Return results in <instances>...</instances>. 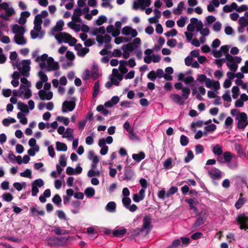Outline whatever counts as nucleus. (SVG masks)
I'll return each instance as SVG.
<instances>
[{
	"instance_id": "nucleus-42",
	"label": "nucleus",
	"mask_w": 248,
	"mask_h": 248,
	"mask_svg": "<svg viewBox=\"0 0 248 248\" xmlns=\"http://www.w3.org/2000/svg\"><path fill=\"white\" fill-rule=\"evenodd\" d=\"M194 22H197V18L193 17L190 19V23L187 26V30L190 32H193L195 29Z\"/></svg>"
},
{
	"instance_id": "nucleus-32",
	"label": "nucleus",
	"mask_w": 248,
	"mask_h": 248,
	"mask_svg": "<svg viewBox=\"0 0 248 248\" xmlns=\"http://www.w3.org/2000/svg\"><path fill=\"white\" fill-rule=\"evenodd\" d=\"M245 202H246V200L243 197V194L241 193L240 194V197H239L238 200L237 201V202L235 203V208L237 209H240L242 207V206L245 203Z\"/></svg>"
},
{
	"instance_id": "nucleus-53",
	"label": "nucleus",
	"mask_w": 248,
	"mask_h": 248,
	"mask_svg": "<svg viewBox=\"0 0 248 248\" xmlns=\"http://www.w3.org/2000/svg\"><path fill=\"white\" fill-rule=\"evenodd\" d=\"M2 198L4 201L7 202H11L13 199L12 195L10 193H4L2 195Z\"/></svg>"
},
{
	"instance_id": "nucleus-45",
	"label": "nucleus",
	"mask_w": 248,
	"mask_h": 248,
	"mask_svg": "<svg viewBox=\"0 0 248 248\" xmlns=\"http://www.w3.org/2000/svg\"><path fill=\"white\" fill-rule=\"evenodd\" d=\"M107 18L105 16H100L95 21V24L97 25L100 26L104 23L107 22Z\"/></svg>"
},
{
	"instance_id": "nucleus-12",
	"label": "nucleus",
	"mask_w": 248,
	"mask_h": 248,
	"mask_svg": "<svg viewBox=\"0 0 248 248\" xmlns=\"http://www.w3.org/2000/svg\"><path fill=\"white\" fill-rule=\"evenodd\" d=\"M112 74L114 77L111 79V80L114 85L118 86L119 82L123 79V75L120 73L119 70L116 68L113 69Z\"/></svg>"
},
{
	"instance_id": "nucleus-18",
	"label": "nucleus",
	"mask_w": 248,
	"mask_h": 248,
	"mask_svg": "<svg viewBox=\"0 0 248 248\" xmlns=\"http://www.w3.org/2000/svg\"><path fill=\"white\" fill-rule=\"evenodd\" d=\"M12 32L15 34V35H24L25 32V29L24 27L20 26L17 24L14 25L12 28Z\"/></svg>"
},
{
	"instance_id": "nucleus-39",
	"label": "nucleus",
	"mask_w": 248,
	"mask_h": 248,
	"mask_svg": "<svg viewBox=\"0 0 248 248\" xmlns=\"http://www.w3.org/2000/svg\"><path fill=\"white\" fill-rule=\"evenodd\" d=\"M92 77L93 80L96 79L99 77V69L96 65L93 66Z\"/></svg>"
},
{
	"instance_id": "nucleus-10",
	"label": "nucleus",
	"mask_w": 248,
	"mask_h": 248,
	"mask_svg": "<svg viewBox=\"0 0 248 248\" xmlns=\"http://www.w3.org/2000/svg\"><path fill=\"white\" fill-rule=\"evenodd\" d=\"M30 87H23V85H20L19 91V96L22 99H29L32 93L30 89Z\"/></svg>"
},
{
	"instance_id": "nucleus-16",
	"label": "nucleus",
	"mask_w": 248,
	"mask_h": 248,
	"mask_svg": "<svg viewBox=\"0 0 248 248\" xmlns=\"http://www.w3.org/2000/svg\"><path fill=\"white\" fill-rule=\"evenodd\" d=\"M122 33L125 35H131V38L136 37L138 35V32L135 29H132L129 26H125L122 30Z\"/></svg>"
},
{
	"instance_id": "nucleus-26",
	"label": "nucleus",
	"mask_w": 248,
	"mask_h": 248,
	"mask_svg": "<svg viewBox=\"0 0 248 248\" xmlns=\"http://www.w3.org/2000/svg\"><path fill=\"white\" fill-rule=\"evenodd\" d=\"M80 204L81 202L78 201H74L72 202L71 211L73 214H76L79 212Z\"/></svg>"
},
{
	"instance_id": "nucleus-23",
	"label": "nucleus",
	"mask_w": 248,
	"mask_h": 248,
	"mask_svg": "<svg viewBox=\"0 0 248 248\" xmlns=\"http://www.w3.org/2000/svg\"><path fill=\"white\" fill-rule=\"evenodd\" d=\"M170 98L175 103L182 105L184 104V101L182 96L178 94H171L170 95Z\"/></svg>"
},
{
	"instance_id": "nucleus-62",
	"label": "nucleus",
	"mask_w": 248,
	"mask_h": 248,
	"mask_svg": "<svg viewBox=\"0 0 248 248\" xmlns=\"http://www.w3.org/2000/svg\"><path fill=\"white\" fill-rule=\"evenodd\" d=\"M172 159L171 158H168L164 162V167L166 169H170L172 167Z\"/></svg>"
},
{
	"instance_id": "nucleus-58",
	"label": "nucleus",
	"mask_w": 248,
	"mask_h": 248,
	"mask_svg": "<svg viewBox=\"0 0 248 248\" xmlns=\"http://www.w3.org/2000/svg\"><path fill=\"white\" fill-rule=\"evenodd\" d=\"M194 158V155L191 151H188L186 156L185 157L184 161L185 163H188Z\"/></svg>"
},
{
	"instance_id": "nucleus-43",
	"label": "nucleus",
	"mask_w": 248,
	"mask_h": 248,
	"mask_svg": "<svg viewBox=\"0 0 248 248\" xmlns=\"http://www.w3.org/2000/svg\"><path fill=\"white\" fill-rule=\"evenodd\" d=\"M36 32L37 31L34 30H31V38L34 39L38 37L40 39H42L44 36V33L43 32H40L39 33H37Z\"/></svg>"
},
{
	"instance_id": "nucleus-41",
	"label": "nucleus",
	"mask_w": 248,
	"mask_h": 248,
	"mask_svg": "<svg viewBox=\"0 0 248 248\" xmlns=\"http://www.w3.org/2000/svg\"><path fill=\"white\" fill-rule=\"evenodd\" d=\"M68 26L74 30L76 32L79 31L80 30V25L73 21L69 22L67 24Z\"/></svg>"
},
{
	"instance_id": "nucleus-1",
	"label": "nucleus",
	"mask_w": 248,
	"mask_h": 248,
	"mask_svg": "<svg viewBox=\"0 0 248 248\" xmlns=\"http://www.w3.org/2000/svg\"><path fill=\"white\" fill-rule=\"evenodd\" d=\"M39 52L38 50L34 51L32 53V57L35 59V62H39V66L41 69H46L47 71H51L59 68L58 63L54 62L53 58L48 57L46 54L39 56Z\"/></svg>"
},
{
	"instance_id": "nucleus-20",
	"label": "nucleus",
	"mask_w": 248,
	"mask_h": 248,
	"mask_svg": "<svg viewBox=\"0 0 248 248\" xmlns=\"http://www.w3.org/2000/svg\"><path fill=\"white\" fill-rule=\"evenodd\" d=\"M151 217L150 215L145 216L143 219V224L142 226L141 229L143 231L144 230H149L150 229L151 227Z\"/></svg>"
},
{
	"instance_id": "nucleus-14",
	"label": "nucleus",
	"mask_w": 248,
	"mask_h": 248,
	"mask_svg": "<svg viewBox=\"0 0 248 248\" xmlns=\"http://www.w3.org/2000/svg\"><path fill=\"white\" fill-rule=\"evenodd\" d=\"M70 35H71L69 34L64 32H60L54 35L55 39L59 43H61L62 42H64L65 43H68V40L70 37Z\"/></svg>"
},
{
	"instance_id": "nucleus-2",
	"label": "nucleus",
	"mask_w": 248,
	"mask_h": 248,
	"mask_svg": "<svg viewBox=\"0 0 248 248\" xmlns=\"http://www.w3.org/2000/svg\"><path fill=\"white\" fill-rule=\"evenodd\" d=\"M30 64L31 61L30 60H23L21 62L18 60L16 61L15 62H12L14 68L15 69L16 67L21 74L25 77H28L29 76Z\"/></svg>"
},
{
	"instance_id": "nucleus-27",
	"label": "nucleus",
	"mask_w": 248,
	"mask_h": 248,
	"mask_svg": "<svg viewBox=\"0 0 248 248\" xmlns=\"http://www.w3.org/2000/svg\"><path fill=\"white\" fill-rule=\"evenodd\" d=\"M229 51V47L227 45H224L222 46L220 49L218 50V58H219L221 57L223 55H225V59H226V56L228 54H229L228 53Z\"/></svg>"
},
{
	"instance_id": "nucleus-8",
	"label": "nucleus",
	"mask_w": 248,
	"mask_h": 248,
	"mask_svg": "<svg viewBox=\"0 0 248 248\" xmlns=\"http://www.w3.org/2000/svg\"><path fill=\"white\" fill-rule=\"evenodd\" d=\"M236 119L238 120V128L239 129H244L248 124L247 115L244 112L240 113Z\"/></svg>"
},
{
	"instance_id": "nucleus-34",
	"label": "nucleus",
	"mask_w": 248,
	"mask_h": 248,
	"mask_svg": "<svg viewBox=\"0 0 248 248\" xmlns=\"http://www.w3.org/2000/svg\"><path fill=\"white\" fill-rule=\"evenodd\" d=\"M18 108L22 112L26 113H28L29 108L27 105L25 104L22 102H19L17 103Z\"/></svg>"
},
{
	"instance_id": "nucleus-21",
	"label": "nucleus",
	"mask_w": 248,
	"mask_h": 248,
	"mask_svg": "<svg viewBox=\"0 0 248 248\" xmlns=\"http://www.w3.org/2000/svg\"><path fill=\"white\" fill-rule=\"evenodd\" d=\"M111 40V37L108 34H105L104 36L98 35L96 36V41L100 44L108 43Z\"/></svg>"
},
{
	"instance_id": "nucleus-60",
	"label": "nucleus",
	"mask_w": 248,
	"mask_h": 248,
	"mask_svg": "<svg viewBox=\"0 0 248 248\" xmlns=\"http://www.w3.org/2000/svg\"><path fill=\"white\" fill-rule=\"evenodd\" d=\"M38 76L40 78V81H42L43 83L46 82L48 78L46 75L44 73V72L42 71H40L38 73Z\"/></svg>"
},
{
	"instance_id": "nucleus-56",
	"label": "nucleus",
	"mask_w": 248,
	"mask_h": 248,
	"mask_svg": "<svg viewBox=\"0 0 248 248\" xmlns=\"http://www.w3.org/2000/svg\"><path fill=\"white\" fill-rule=\"evenodd\" d=\"M89 51V49L87 47H83L82 49H80L77 52V54L78 56L80 57H84L87 53H88Z\"/></svg>"
},
{
	"instance_id": "nucleus-36",
	"label": "nucleus",
	"mask_w": 248,
	"mask_h": 248,
	"mask_svg": "<svg viewBox=\"0 0 248 248\" xmlns=\"http://www.w3.org/2000/svg\"><path fill=\"white\" fill-rule=\"evenodd\" d=\"M182 96L184 98V100L187 99L190 93V89L189 87H184L182 89Z\"/></svg>"
},
{
	"instance_id": "nucleus-46",
	"label": "nucleus",
	"mask_w": 248,
	"mask_h": 248,
	"mask_svg": "<svg viewBox=\"0 0 248 248\" xmlns=\"http://www.w3.org/2000/svg\"><path fill=\"white\" fill-rule=\"evenodd\" d=\"M85 194L88 197H93L95 194V190L93 188L89 187L85 190Z\"/></svg>"
},
{
	"instance_id": "nucleus-50",
	"label": "nucleus",
	"mask_w": 248,
	"mask_h": 248,
	"mask_svg": "<svg viewBox=\"0 0 248 248\" xmlns=\"http://www.w3.org/2000/svg\"><path fill=\"white\" fill-rule=\"evenodd\" d=\"M232 96L233 99H236L239 94V89L237 86H233L232 89Z\"/></svg>"
},
{
	"instance_id": "nucleus-64",
	"label": "nucleus",
	"mask_w": 248,
	"mask_h": 248,
	"mask_svg": "<svg viewBox=\"0 0 248 248\" xmlns=\"http://www.w3.org/2000/svg\"><path fill=\"white\" fill-rule=\"evenodd\" d=\"M140 184L142 188L141 189H143L144 192H145V189L148 187V183L147 180L144 178H141L140 180Z\"/></svg>"
},
{
	"instance_id": "nucleus-59",
	"label": "nucleus",
	"mask_w": 248,
	"mask_h": 248,
	"mask_svg": "<svg viewBox=\"0 0 248 248\" xmlns=\"http://www.w3.org/2000/svg\"><path fill=\"white\" fill-rule=\"evenodd\" d=\"M216 19V18L215 16H209L206 18L205 24L206 26H209L212 23L214 22Z\"/></svg>"
},
{
	"instance_id": "nucleus-52",
	"label": "nucleus",
	"mask_w": 248,
	"mask_h": 248,
	"mask_svg": "<svg viewBox=\"0 0 248 248\" xmlns=\"http://www.w3.org/2000/svg\"><path fill=\"white\" fill-rule=\"evenodd\" d=\"M188 142H189V140H188V138L186 136L184 135H182L181 136L180 143L182 146H186V145H187V144L188 143Z\"/></svg>"
},
{
	"instance_id": "nucleus-35",
	"label": "nucleus",
	"mask_w": 248,
	"mask_h": 248,
	"mask_svg": "<svg viewBox=\"0 0 248 248\" xmlns=\"http://www.w3.org/2000/svg\"><path fill=\"white\" fill-rule=\"evenodd\" d=\"M56 150L58 151H66L67 150V145L63 143L57 141L56 143Z\"/></svg>"
},
{
	"instance_id": "nucleus-48",
	"label": "nucleus",
	"mask_w": 248,
	"mask_h": 248,
	"mask_svg": "<svg viewBox=\"0 0 248 248\" xmlns=\"http://www.w3.org/2000/svg\"><path fill=\"white\" fill-rule=\"evenodd\" d=\"M178 191V188L176 186H171L166 194V197H170L171 195L175 194Z\"/></svg>"
},
{
	"instance_id": "nucleus-54",
	"label": "nucleus",
	"mask_w": 248,
	"mask_h": 248,
	"mask_svg": "<svg viewBox=\"0 0 248 248\" xmlns=\"http://www.w3.org/2000/svg\"><path fill=\"white\" fill-rule=\"evenodd\" d=\"M234 148L236 152L240 155H244L245 153L243 150L241 145L239 144H235L234 145Z\"/></svg>"
},
{
	"instance_id": "nucleus-51",
	"label": "nucleus",
	"mask_w": 248,
	"mask_h": 248,
	"mask_svg": "<svg viewBox=\"0 0 248 248\" xmlns=\"http://www.w3.org/2000/svg\"><path fill=\"white\" fill-rule=\"evenodd\" d=\"M26 184L25 182H22L21 184L18 182H15L13 184L14 187L18 191L22 190L23 186H25Z\"/></svg>"
},
{
	"instance_id": "nucleus-47",
	"label": "nucleus",
	"mask_w": 248,
	"mask_h": 248,
	"mask_svg": "<svg viewBox=\"0 0 248 248\" xmlns=\"http://www.w3.org/2000/svg\"><path fill=\"white\" fill-rule=\"evenodd\" d=\"M16 122V119L13 118H5L2 120V124L5 126H8L10 124H13Z\"/></svg>"
},
{
	"instance_id": "nucleus-22",
	"label": "nucleus",
	"mask_w": 248,
	"mask_h": 248,
	"mask_svg": "<svg viewBox=\"0 0 248 248\" xmlns=\"http://www.w3.org/2000/svg\"><path fill=\"white\" fill-rule=\"evenodd\" d=\"M145 197V192L143 189H140L138 193L134 194L133 195V200L136 202H138L144 199Z\"/></svg>"
},
{
	"instance_id": "nucleus-9",
	"label": "nucleus",
	"mask_w": 248,
	"mask_h": 248,
	"mask_svg": "<svg viewBox=\"0 0 248 248\" xmlns=\"http://www.w3.org/2000/svg\"><path fill=\"white\" fill-rule=\"evenodd\" d=\"M44 185V181L41 179H38L34 181L31 183V195L32 196H37L39 192L38 187L43 186Z\"/></svg>"
},
{
	"instance_id": "nucleus-49",
	"label": "nucleus",
	"mask_w": 248,
	"mask_h": 248,
	"mask_svg": "<svg viewBox=\"0 0 248 248\" xmlns=\"http://www.w3.org/2000/svg\"><path fill=\"white\" fill-rule=\"evenodd\" d=\"M215 7H217V0H213L207 6L209 12H212L215 10Z\"/></svg>"
},
{
	"instance_id": "nucleus-57",
	"label": "nucleus",
	"mask_w": 248,
	"mask_h": 248,
	"mask_svg": "<svg viewBox=\"0 0 248 248\" xmlns=\"http://www.w3.org/2000/svg\"><path fill=\"white\" fill-rule=\"evenodd\" d=\"M21 177H27L29 178H31V171L29 169H27L24 172L20 173Z\"/></svg>"
},
{
	"instance_id": "nucleus-55",
	"label": "nucleus",
	"mask_w": 248,
	"mask_h": 248,
	"mask_svg": "<svg viewBox=\"0 0 248 248\" xmlns=\"http://www.w3.org/2000/svg\"><path fill=\"white\" fill-rule=\"evenodd\" d=\"M52 201L56 205L58 206L60 205L62 202L61 198L58 194H56L52 198Z\"/></svg>"
},
{
	"instance_id": "nucleus-6",
	"label": "nucleus",
	"mask_w": 248,
	"mask_h": 248,
	"mask_svg": "<svg viewBox=\"0 0 248 248\" xmlns=\"http://www.w3.org/2000/svg\"><path fill=\"white\" fill-rule=\"evenodd\" d=\"M51 88L50 83H46L44 86V89L40 90L38 92V95L40 98L42 100H50L53 97V93L51 91L46 93V91L49 90Z\"/></svg>"
},
{
	"instance_id": "nucleus-29",
	"label": "nucleus",
	"mask_w": 248,
	"mask_h": 248,
	"mask_svg": "<svg viewBox=\"0 0 248 248\" xmlns=\"http://www.w3.org/2000/svg\"><path fill=\"white\" fill-rule=\"evenodd\" d=\"M142 229L141 228H137L131 231L130 232V238L131 239H134L136 237L140 236L142 232H143Z\"/></svg>"
},
{
	"instance_id": "nucleus-63",
	"label": "nucleus",
	"mask_w": 248,
	"mask_h": 248,
	"mask_svg": "<svg viewBox=\"0 0 248 248\" xmlns=\"http://www.w3.org/2000/svg\"><path fill=\"white\" fill-rule=\"evenodd\" d=\"M195 28L197 32L200 31L203 27V24L201 21H199L197 19V22H194Z\"/></svg>"
},
{
	"instance_id": "nucleus-31",
	"label": "nucleus",
	"mask_w": 248,
	"mask_h": 248,
	"mask_svg": "<svg viewBox=\"0 0 248 248\" xmlns=\"http://www.w3.org/2000/svg\"><path fill=\"white\" fill-rule=\"evenodd\" d=\"M116 204L114 202H109L105 207V209L110 212L114 213L116 211Z\"/></svg>"
},
{
	"instance_id": "nucleus-7",
	"label": "nucleus",
	"mask_w": 248,
	"mask_h": 248,
	"mask_svg": "<svg viewBox=\"0 0 248 248\" xmlns=\"http://www.w3.org/2000/svg\"><path fill=\"white\" fill-rule=\"evenodd\" d=\"M46 244L49 246H61L66 241L64 237H50L46 238Z\"/></svg>"
},
{
	"instance_id": "nucleus-15",
	"label": "nucleus",
	"mask_w": 248,
	"mask_h": 248,
	"mask_svg": "<svg viewBox=\"0 0 248 248\" xmlns=\"http://www.w3.org/2000/svg\"><path fill=\"white\" fill-rule=\"evenodd\" d=\"M237 221L240 225V228L246 230L248 229V217L245 215H241L237 217Z\"/></svg>"
},
{
	"instance_id": "nucleus-28",
	"label": "nucleus",
	"mask_w": 248,
	"mask_h": 248,
	"mask_svg": "<svg viewBox=\"0 0 248 248\" xmlns=\"http://www.w3.org/2000/svg\"><path fill=\"white\" fill-rule=\"evenodd\" d=\"M205 83L207 88H211L213 87L215 89V91L217 90V81H215L213 79L207 78L205 82Z\"/></svg>"
},
{
	"instance_id": "nucleus-44",
	"label": "nucleus",
	"mask_w": 248,
	"mask_h": 248,
	"mask_svg": "<svg viewBox=\"0 0 248 248\" xmlns=\"http://www.w3.org/2000/svg\"><path fill=\"white\" fill-rule=\"evenodd\" d=\"M99 88H100V85H99V81H96L93 86V97L95 98L97 95L99 93Z\"/></svg>"
},
{
	"instance_id": "nucleus-61",
	"label": "nucleus",
	"mask_w": 248,
	"mask_h": 248,
	"mask_svg": "<svg viewBox=\"0 0 248 248\" xmlns=\"http://www.w3.org/2000/svg\"><path fill=\"white\" fill-rule=\"evenodd\" d=\"M239 23L240 26L246 27L248 25V19L245 16H242L239 19Z\"/></svg>"
},
{
	"instance_id": "nucleus-37",
	"label": "nucleus",
	"mask_w": 248,
	"mask_h": 248,
	"mask_svg": "<svg viewBox=\"0 0 248 248\" xmlns=\"http://www.w3.org/2000/svg\"><path fill=\"white\" fill-rule=\"evenodd\" d=\"M126 229L123 228L122 229L115 230L113 232L114 236L116 237H121L124 236L126 232Z\"/></svg>"
},
{
	"instance_id": "nucleus-4",
	"label": "nucleus",
	"mask_w": 248,
	"mask_h": 248,
	"mask_svg": "<svg viewBox=\"0 0 248 248\" xmlns=\"http://www.w3.org/2000/svg\"><path fill=\"white\" fill-rule=\"evenodd\" d=\"M232 158V154L229 152H226L223 154V157H218V161L221 163H227L228 167L232 170L235 169L238 166L237 161H231Z\"/></svg>"
},
{
	"instance_id": "nucleus-3",
	"label": "nucleus",
	"mask_w": 248,
	"mask_h": 248,
	"mask_svg": "<svg viewBox=\"0 0 248 248\" xmlns=\"http://www.w3.org/2000/svg\"><path fill=\"white\" fill-rule=\"evenodd\" d=\"M223 60H226V65L230 70L235 72L238 68V64L241 62L242 59L240 57H233L230 54H228L226 56V59Z\"/></svg>"
},
{
	"instance_id": "nucleus-25",
	"label": "nucleus",
	"mask_w": 248,
	"mask_h": 248,
	"mask_svg": "<svg viewBox=\"0 0 248 248\" xmlns=\"http://www.w3.org/2000/svg\"><path fill=\"white\" fill-rule=\"evenodd\" d=\"M63 25V21L62 20H59L51 30L52 34L54 35L55 32L62 31Z\"/></svg>"
},
{
	"instance_id": "nucleus-17",
	"label": "nucleus",
	"mask_w": 248,
	"mask_h": 248,
	"mask_svg": "<svg viewBox=\"0 0 248 248\" xmlns=\"http://www.w3.org/2000/svg\"><path fill=\"white\" fill-rule=\"evenodd\" d=\"M134 175V172L133 169L129 166H125L124 169V180L127 181L132 179Z\"/></svg>"
},
{
	"instance_id": "nucleus-38",
	"label": "nucleus",
	"mask_w": 248,
	"mask_h": 248,
	"mask_svg": "<svg viewBox=\"0 0 248 248\" xmlns=\"http://www.w3.org/2000/svg\"><path fill=\"white\" fill-rule=\"evenodd\" d=\"M136 46H135L132 43H128L126 45H123L122 46V49L123 50H126L129 52H132L136 49Z\"/></svg>"
},
{
	"instance_id": "nucleus-13",
	"label": "nucleus",
	"mask_w": 248,
	"mask_h": 248,
	"mask_svg": "<svg viewBox=\"0 0 248 248\" xmlns=\"http://www.w3.org/2000/svg\"><path fill=\"white\" fill-rule=\"evenodd\" d=\"M75 103L73 101H65L63 102L62 105V111L63 113L68 111H72L75 108Z\"/></svg>"
},
{
	"instance_id": "nucleus-30",
	"label": "nucleus",
	"mask_w": 248,
	"mask_h": 248,
	"mask_svg": "<svg viewBox=\"0 0 248 248\" xmlns=\"http://www.w3.org/2000/svg\"><path fill=\"white\" fill-rule=\"evenodd\" d=\"M30 212L31 215L33 217L38 216H44L45 214V212L44 210H38L34 207H31L30 208Z\"/></svg>"
},
{
	"instance_id": "nucleus-5",
	"label": "nucleus",
	"mask_w": 248,
	"mask_h": 248,
	"mask_svg": "<svg viewBox=\"0 0 248 248\" xmlns=\"http://www.w3.org/2000/svg\"><path fill=\"white\" fill-rule=\"evenodd\" d=\"M216 163V160L215 159H208L206 161V166L204 167V169L208 171V175L215 183H216V181L217 179V169L216 168L209 166L215 165Z\"/></svg>"
},
{
	"instance_id": "nucleus-40",
	"label": "nucleus",
	"mask_w": 248,
	"mask_h": 248,
	"mask_svg": "<svg viewBox=\"0 0 248 248\" xmlns=\"http://www.w3.org/2000/svg\"><path fill=\"white\" fill-rule=\"evenodd\" d=\"M53 231L57 235H61V234H67L69 233V231L65 230H62L60 227L55 226L54 227V229Z\"/></svg>"
},
{
	"instance_id": "nucleus-33",
	"label": "nucleus",
	"mask_w": 248,
	"mask_h": 248,
	"mask_svg": "<svg viewBox=\"0 0 248 248\" xmlns=\"http://www.w3.org/2000/svg\"><path fill=\"white\" fill-rule=\"evenodd\" d=\"M145 157V154L140 152L139 154H134L132 155V158L137 162H140L141 160L143 159Z\"/></svg>"
},
{
	"instance_id": "nucleus-19",
	"label": "nucleus",
	"mask_w": 248,
	"mask_h": 248,
	"mask_svg": "<svg viewBox=\"0 0 248 248\" xmlns=\"http://www.w3.org/2000/svg\"><path fill=\"white\" fill-rule=\"evenodd\" d=\"M186 201L189 204L190 209L193 210L195 214H198V210L196 206L198 204V201L193 198L186 200Z\"/></svg>"
},
{
	"instance_id": "nucleus-11",
	"label": "nucleus",
	"mask_w": 248,
	"mask_h": 248,
	"mask_svg": "<svg viewBox=\"0 0 248 248\" xmlns=\"http://www.w3.org/2000/svg\"><path fill=\"white\" fill-rule=\"evenodd\" d=\"M131 202V199L129 197H124L122 199L124 206L131 212H134L137 210L138 207L135 204L130 205Z\"/></svg>"
},
{
	"instance_id": "nucleus-24",
	"label": "nucleus",
	"mask_w": 248,
	"mask_h": 248,
	"mask_svg": "<svg viewBox=\"0 0 248 248\" xmlns=\"http://www.w3.org/2000/svg\"><path fill=\"white\" fill-rule=\"evenodd\" d=\"M14 42L19 45H24L27 43V40L23 36V35H15L14 37Z\"/></svg>"
}]
</instances>
